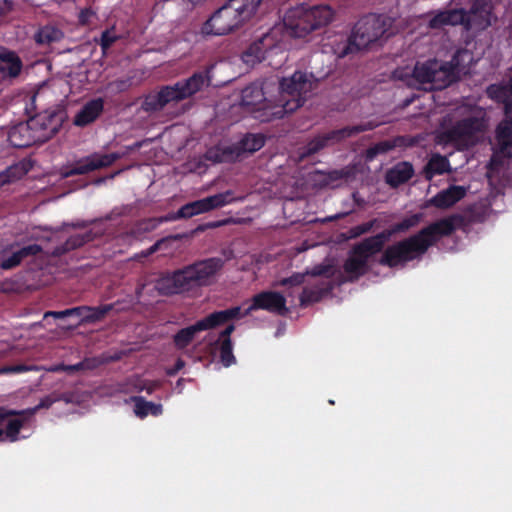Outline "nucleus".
Segmentation results:
<instances>
[{
	"label": "nucleus",
	"mask_w": 512,
	"mask_h": 512,
	"mask_svg": "<svg viewBox=\"0 0 512 512\" xmlns=\"http://www.w3.org/2000/svg\"><path fill=\"white\" fill-rule=\"evenodd\" d=\"M330 72L328 69L315 75L313 71L310 74L296 71L293 76L279 81L278 96L275 99L267 98L264 88L252 83L241 91V106L256 113L255 118L263 122L284 119L304 105L307 94Z\"/></svg>",
	"instance_id": "f257e3e1"
},
{
	"label": "nucleus",
	"mask_w": 512,
	"mask_h": 512,
	"mask_svg": "<svg viewBox=\"0 0 512 512\" xmlns=\"http://www.w3.org/2000/svg\"><path fill=\"white\" fill-rule=\"evenodd\" d=\"M461 214H452L430 223L414 235L388 245L381 251L379 265L388 268L404 267L414 260H420L439 239L454 233L463 224Z\"/></svg>",
	"instance_id": "f03ea898"
},
{
	"label": "nucleus",
	"mask_w": 512,
	"mask_h": 512,
	"mask_svg": "<svg viewBox=\"0 0 512 512\" xmlns=\"http://www.w3.org/2000/svg\"><path fill=\"white\" fill-rule=\"evenodd\" d=\"M65 119L66 110L63 106L55 105L44 109L28 121L10 127L8 142L17 149L48 142L58 133Z\"/></svg>",
	"instance_id": "7ed1b4c3"
},
{
	"label": "nucleus",
	"mask_w": 512,
	"mask_h": 512,
	"mask_svg": "<svg viewBox=\"0 0 512 512\" xmlns=\"http://www.w3.org/2000/svg\"><path fill=\"white\" fill-rule=\"evenodd\" d=\"M223 266L224 260L221 257H210L197 261L181 269L163 274L157 279L155 289L164 296L188 293L196 287L206 286L208 279L220 272Z\"/></svg>",
	"instance_id": "20e7f679"
},
{
	"label": "nucleus",
	"mask_w": 512,
	"mask_h": 512,
	"mask_svg": "<svg viewBox=\"0 0 512 512\" xmlns=\"http://www.w3.org/2000/svg\"><path fill=\"white\" fill-rule=\"evenodd\" d=\"M206 78L195 73L190 78L173 85L160 87L159 91L149 93L141 103V109L146 113H156L168 104L178 103L198 93L204 86Z\"/></svg>",
	"instance_id": "39448f33"
},
{
	"label": "nucleus",
	"mask_w": 512,
	"mask_h": 512,
	"mask_svg": "<svg viewBox=\"0 0 512 512\" xmlns=\"http://www.w3.org/2000/svg\"><path fill=\"white\" fill-rule=\"evenodd\" d=\"M234 201L233 192L231 190L216 193L206 198H200L184 204L178 211L168 213L159 218H150L141 220L138 224V229L149 232L157 228L160 223L167 221H178L180 219H189L196 215H202L210 212L216 208L224 207Z\"/></svg>",
	"instance_id": "423d86ee"
},
{
	"label": "nucleus",
	"mask_w": 512,
	"mask_h": 512,
	"mask_svg": "<svg viewBox=\"0 0 512 512\" xmlns=\"http://www.w3.org/2000/svg\"><path fill=\"white\" fill-rule=\"evenodd\" d=\"M385 33L384 19L376 15L366 16L356 23L348 42L337 45L335 53L340 59L346 55L360 52L380 40Z\"/></svg>",
	"instance_id": "0eeeda50"
},
{
	"label": "nucleus",
	"mask_w": 512,
	"mask_h": 512,
	"mask_svg": "<svg viewBox=\"0 0 512 512\" xmlns=\"http://www.w3.org/2000/svg\"><path fill=\"white\" fill-rule=\"evenodd\" d=\"M334 10L326 4L310 6L299 4L292 8L287 17L292 35L304 37L310 32L328 25L334 18Z\"/></svg>",
	"instance_id": "6e6552de"
},
{
	"label": "nucleus",
	"mask_w": 512,
	"mask_h": 512,
	"mask_svg": "<svg viewBox=\"0 0 512 512\" xmlns=\"http://www.w3.org/2000/svg\"><path fill=\"white\" fill-rule=\"evenodd\" d=\"M239 316V306L215 311L203 319H200L195 324L177 331L173 336V343L176 348L182 350L191 344L198 332L215 329L216 327L235 320Z\"/></svg>",
	"instance_id": "1a4fd4ad"
},
{
	"label": "nucleus",
	"mask_w": 512,
	"mask_h": 512,
	"mask_svg": "<svg viewBox=\"0 0 512 512\" xmlns=\"http://www.w3.org/2000/svg\"><path fill=\"white\" fill-rule=\"evenodd\" d=\"M373 126L371 124H363L356 126H345L340 129L331 130L326 134H318L312 137L307 143L298 149L299 159L304 160L305 158L312 157L319 153L321 150L335 145L350 138L354 135H358L364 131L371 130Z\"/></svg>",
	"instance_id": "9d476101"
},
{
	"label": "nucleus",
	"mask_w": 512,
	"mask_h": 512,
	"mask_svg": "<svg viewBox=\"0 0 512 512\" xmlns=\"http://www.w3.org/2000/svg\"><path fill=\"white\" fill-rule=\"evenodd\" d=\"M502 104L504 119L495 128V147L490 161L492 167L501 166L503 159L512 158V98Z\"/></svg>",
	"instance_id": "9b49d317"
},
{
	"label": "nucleus",
	"mask_w": 512,
	"mask_h": 512,
	"mask_svg": "<svg viewBox=\"0 0 512 512\" xmlns=\"http://www.w3.org/2000/svg\"><path fill=\"white\" fill-rule=\"evenodd\" d=\"M244 24V20L227 0L204 23L202 32L208 35L222 36L234 32Z\"/></svg>",
	"instance_id": "f8f14e48"
},
{
	"label": "nucleus",
	"mask_w": 512,
	"mask_h": 512,
	"mask_svg": "<svg viewBox=\"0 0 512 512\" xmlns=\"http://www.w3.org/2000/svg\"><path fill=\"white\" fill-rule=\"evenodd\" d=\"M486 128L485 112L479 110L477 114L456 121L452 128L445 132L447 142H467L471 137L483 133Z\"/></svg>",
	"instance_id": "ddd939ff"
},
{
	"label": "nucleus",
	"mask_w": 512,
	"mask_h": 512,
	"mask_svg": "<svg viewBox=\"0 0 512 512\" xmlns=\"http://www.w3.org/2000/svg\"><path fill=\"white\" fill-rule=\"evenodd\" d=\"M377 254L362 244L355 243L343 265L348 280L353 282L366 275L370 271V258Z\"/></svg>",
	"instance_id": "4468645a"
},
{
	"label": "nucleus",
	"mask_w": 512,
	"mask_h": 512,
	"mask_svg": "<svg viewBox=\"0 0 512 512\" xmlns=\"http://www.w3.org/2000/svg\"><path fill=\"white\" fill-rule=\"evenodd\" d=\"M256 310H265L281 316L287 315L289 311L284 295L274 291H263L253 296L252 304L243 312L240 311V316L237 319L248 316Z\"/></svg>",
	"instance_id": "2eb2a0df"
},
{
	"label": "nucleus",
	"mask_w": 512,
	"mask_h": 512,
	"mask_svg": "<svg viewBox=\"0 0 512 512\" xmlns=\"http://www.w3.org/2000/svg\"><path fill=\"white\" fill-rule=\"evenodd\" d=\"M122 156L118 153L98 154L94 153L90 156H85L76 161L73 165L63 171L64 178H71L76 175H84L91 171H97L102 168H107L113 165Z\"/></svg>",
	"instance_id": "dca6fc26"
},
{
	"label": "nucleus",
	"mask_w": 512,
	"mask_h": 512,
	"mask_svg": "<svg viewBox=\"0 0 512 512\" xmlns=\"http://www.w3.org/2000/svg\"><path fill=\"white\" fill-rule=\"evenodd\" d=\"M492 4L489 0H475L469 11L463 9L462 26L466 31L480 32L491 25Z\"/></svg>",
	"instance_id": "f3484780"
},
{
	"label": "nucleus",
	"mask_w": 512,
	"mask_h": 512,
	"mask_svg": "<svg viewBox=\"0 0 512 512\" xmlns=\"http://www.w3.org/2000/svg\"><path fill=\"white\" fill-rule=\"evenodd\" d=\"M16 244H11L0 253V268L8 271L19 266L27 257H35L42 252L39 244L33 243L18 250H12ZM12 250L10 253L9 251Z\"/></svg>",
	"instance_id": "a211bd4d"
},
{
	"label": "nucleus",
	"mask_w": 512,
	"mask_h": 512,
	"mask_svg": "<svg viewBox=\"0 0 512 512\" xmlns=\"http://www.w3.org/2000/svg\"><path fill=\"white\" fill-rule=\"evenodd\" d=\"M436 69L433 66H413L412 77L420 84H430V89L443 88L444 84H436V77L438 74L449 76L454 71H462L464 66H438Z\"/></svg>",
	"instance_id": "6ab92c4d"
},
{
	"label": "nucleus",
	"mask_w": 512,
	"mask_h": 512,
	"mask_svg": "<svg viewBox=\"0 0 512 512\" xmlns=\"http://www.w3.org/2000/svg\"><path fill=\"white\" fill-rule=\"evenodd\" d=\"M467 194V189L461 185H450L443 191L437 192L435 196L428 200V206L439 209L453 207Z\"/></svg>",
	"instance_id": "aec40b11"
},
{
	"label": "nucleus",
	"mask_w": 512,
	"mask_h": 512,
	"mask_svg": "<svg viewBox=\"0 0 512 512\" xmlns=\"http://www.w3.org/2000/svg\"><path fill=\"white\" fill-rule=\"evenodd\" d=\"M205 160L212 163H236L243 158L237 146L216 145L205 152Z\"/></svg>",
	"instance_id": "412c9836"
},
{
	"label": "nucleus",
	"mask_w": 512,
	"mask_h": 512,
	"mask_svg": "<svg viewBox=\"0 0 512 512\" xmlns=\"http://www.w3.org/2000/svg\"><path fill=\"white\" fill-rule=\"evenodd\" d=\"M414 176V168L411 162H398L389 168L385 174V182L390 188H398L409 182Z\"/></svg>",
	"instance_id": "4be33fe9"
},
{
	"label": "nucleus",
	"mask_w": 512,
	"mask_h": 512,
	"mask_svg": "<svg viewBox=\"0 0 512 512\" xmlns=\"http://www.w3.org/2000/svg\"><path fill=\"white\" fill-rule=\"evenodd\" d=\"M34 162L30 158H23L12 163L0 172V185H10L26 176L33 169Z\"/></svg>",
	"instance_id": "5701e85b"
},
{
	"label": "nucleus",
	"mask_w": 512,
	"mask_h": 512,
	"mask_svg": "<svg viewBox=\"0 0 512 512\" xmlns=\"http://www.w3.org/2000/svg\"><path fill=\"white\" fill-rule=\"evenodd\" d=\"M105 102L102 98H94L86 102L81 110L76 113L74 118V125L77 127H85L98 119L103 111Z\"/></svg>",
	"instance_id": "b1692460"
},
{
	"label": "nucleus",
	"mask_w": 512,
	"mask_h": 512,
	"mask_svg": "<svg viewBox=\"0 0 512 512\" xmlns=\"http://www.w3.org/2000/svg\"><path fill=\"white\" fill-rule=\"evenodd\" d=\"M275 49L265 46L264 38L251 43L243 52L242 60L245 64H257L263 61L271 60V55Z\"/></svg>",
	"instance_id": "393cba45"
},
{
	"label": "nucleus",
	"mask_w": 512,
	"mask_h": 512,
	"mask_svg": "<svg viewBox=\"0 0 512 512\" xmlns=\"http://www.w3.org/2000/svg\"><path fill=\"white\" fill-rule=\"evenodd\" d=\"M463 9H449L439 11L429 21L428 26L431 29H440L445 26L462 25Z\"/></svg>",
	"instance_id": "a878e982"
},
{
	"label": "nucleus",
	"mask_w": 512,
	"mask_h": 512,
	"mask_svg": "<svg viewBox=\"0 0 512 512\" xmlns=\"http://www.w3.org/2000/svg\"><path fill=\"white\" fill-rule=\"evenodd\" d=\"M98 233L92 230L86 231L82 234H76L68 237L65 243L58 245L54 250L55 256H63L67 252L74 251L81 248L84 244L90 243L98 237Z\"/></svg>",
	"instance_id": "bb28decb"
},
{
	"label": "nucleus",
	"mask_w": 512,
	"mask_h": 512,
	"mask_svg": "<svg viewBox=\"0 0 512 512\" xmlns=\"http://www.w3.org/2000/svg\"><path fill=\"white\" fill-rule=\"evenodd\" d=\"M145 77L146 72L143 69L134 68L129 71L128 75L110 82L108 87L115 92H123L132 86L140 85Z\"/></svg>",
	"instance_id": "cd10ccee"
},
{
	"label": "nucleus",
	"mask_w": 512,
	"mask_h": 512,
	"mask_svg": "<svg viewBox=\"0 0 512 512\" xmlns=\"http://www.w3.org/2000/svg\"><path fill=\"white\" fill-rule=\"evenodd\" d=\"M234 144H236L242 157H245L263 148L265 145V137L263 134L247 133Z\"/></svg>",
	"instance_id": "c85d7f7f"
},
{
	"label": "nucleus",
	"mask_w": 512,
	"mask_h": 512,
	"mask_svg": "<svg viewBox=\"0 0 512 512\" xmlns=\"http://www.w3.org/2000/svg\"><path fill=\"white\" fill-rule=\"evenodd\" d=\"M134 402V414L140 419H143L149 415L158 417L163 413V406L159 403L148 402L142 396L133 397Z\"/></svg>",
	"instance_id": "c756f323"
},
{
	"label": "nucleus",
	"mask_w": 512,
	"mask_h": 512,
	"mask_svg": "<svg viewBox=\"0 0 512 512\" xmlns=\"http://www.w3.org/2000/svg\"><path fill=\"white\" fill-rule=\"evenodd\" d=\"M396 231L392 226L390 228H387L385 230H382L377 235H372L367 238H364L359 243L363 246L367 247L371 251H374L376 253H380L382 250L385 249L386 242L389 241L390 237L396 235Z\"/></svg>",
	"instance_id": "7c9ffc66"
},
{
	"label": "nucleus",
	"mask_w": 512,
	"mask_h": 512,
	"mask_svg": "<svg viewBox=\"0 0 512 512\" xmlns=\"http://www.w3.org/2000/svg\"><path fill=\"white\" fill-rule=\"evenodd\" d=\"M245 23L254 18L263 0H229Z\"/></svg>",
	"instance_id": "2f4dec72"
},
{
	"label": "nucleus",
	"mask_w": 512,
	"mask_h": 512,
	"mask_svg": "<svg viewBox=\"0 0 512 512\" xmlns=\"http://www.w3.org/2000/svg\"><path fill=\"white\" fill-rule=\"evenodd\" d=\"M331 290L332 286L330 283H328L326 287H304L302 293L299 295L300 306L306 307L307 305L320 301L323 295L327 294Z\"/></svg>",
	"instance_id": "473e14b6"
},
{
	"label": "nucleus",
	"mask_w": 512,
	"mask_h": 512,
	"mask_svg": "<svg viewBox=\"0 0 512 512\" xmlns=\"http://www.w3.org/2000/svg\"><path fill=\"white\" fill-rule=\"evenodd\" d=\"M448 171L449 162L446 157L439 154L431 156L426 166V174L428 179L435 175H443Z\"/></svg>",
	"instance_id": "72a5a7b5"
},
{
	"label": "nucleus",
	"mask_w": 512,
	"mask_h": 512,
	"mask_svg": "<svg viewBox=\"0 0 512 512\" xmlns=\"http://www.w3.org/2000/svg\"><path fill=\"white\" fill-rule=\"evenodd\" d=\"M60 401H64V402L68 403L69 402L68 394H56V393L49 394V395L43 397L41 399V401L39 402V404L36 405L35 407L27 408V409H24L23 411H25V416L31 417L35 413H37L40 409H49L53 404L60 402Z\"/></svg>",
	"instance_id": "f704fd0d"
},
{
	"label": "nucleus",
	"mask_w": 512,
	"mask_h": 512,
	"mask_svg": "<svg viewBox=\"0 0 512 512\" xmlns=\"http://www.w3.org/2000/svg\"><path fill=\"white\" fill-rule=\"evenodd\" d=\"M113 309L112 304L101 305L99 307H89L83 315V323H97L105 318V316Z\"/></svg>",
	"instance_id": "c9c22d12"
},
{
	"label": "nucleus",
	"mask_w": 512,
	"mask_h": 512,
	"mask_svg": "<svg viewBox=\"0 0 512 512\" xmlns=\"http://www.w3.org/2000/svg\"><path fill=\"white\" fill-rule=\"evenodd\" d=\"M62 38V32L57 28L45 26L41 28L35 35V40L38 44H51Z\"/></svg>",
	"instance_id": "e433bc0d"
},
{
	"label": "nucleus",
	"mask_w": 512,
	"mask_h": 512,
	"mask_svg": "<svg viewBox=\"0 0 512 512\" xmlns=\"http://www.w3.org/2000/svg\"><path fill=\"white\" fill-rule=\"evenodd\" d=\"M215 345L220 351V360L223 366L229 367L235 363V358L232 353L231 339L216 340Z\"/></svg>",
	"instance_id": "4c0bfd02"
},
{
	"label": "nucleus",
	"mask_w": 512,
	"mask_h": 512,
	"mask_svg": "<svg viewBox=\"0 0 512 512\" xmlns=\"http://www.w3.org/2000/svg\"><path fill=\"white\" fill-rule=\"evenodd\" d=\"M487 97L495 100L496 102L503 103L510 98V90L500 84H491L486 89Z\"/></svg>",
	"instance_id": "58836bf2"
},
{
	"label": "nucleus",
	"mask_w": 512,
	"mask_h": 512,
	"mask_svg": "<svg viewBox=\"0 0 512 512\" xmlns=\"http://www.w3.org/2000/svg\"><path fill=\"white\" fill-rule=\"evenodd\" d=\"M422 220V214H412L410 217H406L403 221L395 223L392 227L397 234L405 233L414 227H417Z\"/></svg>",
	"instance_id": "ea45409f"
},
{
	"label": "nucleus",
	"mask_w": 512,
	"mask_h": 512,
	"mask_svg": "<svg viewBox=\"0 0 512 512\" xmlns=\"http://www.w3.org/2000/svg\"><path fill=\"white\" fill-rule=\"evenodd\" d=\"M394 143L391 139L385 140V141H379L374 146L368 149L367 151V157L369 159H372L374 157H377L380 154H385L389 152L390 150H394Z\"/></svg>",
	"instance_id": "a19ab883"
},
{
	"label": "nucleus",
	"mask_w": 512,
	"mask_h": 512,
	"mask_svg": "<svg viewBox=\"0 0 512 512\" xmlns=\"http://www.w3.org/2000/svg\"><path fill=\"white\" fill-rule=\"evenodd\" d=\"M474 62H477V60L474 58L472 51L461 48L454 53L451 62L447 64H473Z\"/></svg>",
	"instance_id": "79ce46f5"
},
{
	"label": "nucleus",
	"mask_w": 512,
	"mask_h": 512,
	"mask_svg": "<svg viewBox=\"0 0 512 512\" xmlns=\"http://www.w3.org/2000/svg\"><path fill=\"white\" fill-rule=\"evenodd\" d=\"M24 420L22 419H11L7 423L5 435L10 442H15L18 439L20 429L23 427Z\"/></svg>",
	"instance_id": "37998d69"
},
{
	"label": "nucleus",
	"mask_w": 512,
	"mask_h": 512,
	"mask_svg": "<svg viewBox=\"0 0 512 512\" xmlns=\"http://www.w3.org/2000/svg\"><path fill=\"white\" fill-rule=\"evenodd\" d=\"M377 222H378L377 219H373V220H369L367 222H364V223H362L360 225H357V226L349 229L348 230V234H350L351 238L360 237V236H362L364 234L369 233L374 228V226L377 225Z\"/></svg>",
	"instance_id": "c03bdc74"
},
{
	"label": "nucleus",
	"mask_w": 512,
	"mask_h": 512,
	"mask_svg": "<svg viewBox=\"0 0 512 512\" xmlns=\"http://www.w3.org/2000/svg\"><path fill=\"white\" fill-rule=\"evenodd\" d=\"M306 274L295 272L288 278H281L278 282V286L280 287H298L302 285L305 281Z\"/></svg>",
	"instance_id": "a18cd8bd"
},
{
	"label": "nucleus",
	"mask_w": 512,
	"mask_h": 512,
	"mask_svg": "<svg viewBox=\"0 0 512 512\" xmlns=\"http://www.w3.org/2000/svg\"><path fill=\"white\" fill-rule=\"evenodd\" d=\"M396 148H412L418 144V139L410 135H398L392 139Z\"/></svg>",
	"instance_id": "49530a36"
},
{
	"label": "nucleus",
	"mask_w": 512,
	"mask_h": 512,
	"mask_svg": "<svg viewBox=\"0 0 512 512\" xmlns=\"http://www.w3.org/2000/svg\"><path fill=\"white\" fill-rule=\"evenodd\" d=\"M0 62L6 64H22L18 55L8 48L0 46Z\"/></svg>",
	"instance_id": "de8ad7c7"
},
{
	"label": "nucleus",
	"mask_w": 512,
	"mask_h": 512,
	"mask_svg": "<svg viewBox=\"0 0 512 512\" xmlns=\"http://www.w3.org/2000/svg\"><path fill=\"white\" fill-rule=\"evenodd\" d=\"M304 274L313 276V277H319V276H326L328 278L331 277V266L328 264H318L315 265L312 269L307 270L304 272Z\"/></svg>",
	"instance_id": "09e8293b"
},
{
	"label": "nucleus",
	"mask_w": 512,
	"mask_h": 512,
	"mask_svg": "<svg viewBox=\"0 0 512 512\" xmlns=\"http://www.w3.org/2000/svg\"><path fill=\"white\" fill-rule=\"evenodd\" d=\"M21 66H0V78L2 80H12L19 76Z\"/></svg>",
	"instance_id": "8fccbe9b"
},
{
	"label": "nucleus",
	"mask_w": 512,
	"mask_h": 512,
	"mask_svg": "<svg viewBox=\"0 0 512 512\" xmlns=\"http://www.w3.org/2000/svg\"><path fill=\"white\" fill-rule=\"evenodd\" d=\"M118 36L112 30H106L101 35V47L103 51H106L116 40Z\"/></svg>",
	"instance_id": "3c124183"
},
{
	"label": "nucleus",
	"mask_w": 512,
	"mask_h": 512,
	"mask_svg": "<svg viewBox=\"0 0 512 512\" xmlns=\"http://www.w3.org/2000/svg\"><path fill=\"white\" fill-rule=\"evenodd\" d=\"M25 416V411L0 407V424L8 417Z\"/></svg>",
	"instance_id": "603ef678"
},
{
	"label": "nucleus",
	"mask_w": 512,
	"mask_h": 512,
	"mask_svg": "<svg viewBox=\"0 0 512 512\" xmlns=\"http://www.w3.org/2000/svg\"><path fill=\"white\" fill-rule=\"evenodd\" d=\"M47 91V87L44 84H42L40 88L37 91H35L32 97V103L36 109L42 105V101L44 100V96L47 93Z\"/></svg>",
	"instance_id": "864d4df0"
},
{
	"label": "nucleus",
	"mask_w": 512,
	"mask_h": 512,
	"mask_svg": "<svg viewBox=\"0 0 512 512\" xmlns=\"http://www.w3.org/2000/svg\"><path fill=\"white\" fill-rule=\"evenodd\" d=\"M80 363L83 371H91L99 366L97 358H84Z\"/></svg>",
	"instance_id": "5fc2aeb1"
},
{
	"label": "nucleus",
	"mask_w": 512,
	"mask_h": 512,
	"mask_svg": "<svg viewBox=\"0 0 512 512\" xmlns=\"http://www.w3.org/2000/svg\"><path fill=\"white\" fill-rule=\"evenodd\" d=\"M72 312H76V310L68 308V309H65L63 311H49V312L44 314V317L53 316L55 318H59L60 319V318L68 317V316H73Z\"/></svg>",
	"instance_id": "6e6d98bb"
},
{
	"label": "nucleus",
	"mask_w": 512,
	"mask_h": 512,
	"mask_svg": "<svg viewBox=\"0 0 512 512\" xmlns=\"http://www.w3.org/2000/svg\"><path fill=\"white\" fill-rule=\"evenodd\" d=\"M169 239H177V236L170 237ZM167 241H168V238H162V239L158 240L157 242H155L152 246H150L148 248V250L145 253V256H150L153 253H155L156 251H159L161 248V245H163Z\"/></svg>",
	"instance_id": "4d7b16f0"
},
{
	"label": "nucleus",
	"mask_w": 512,
	"mask_h": 512,
	"mask_svg": "<svg viewBox=\"0 0 512 512\" xmlns=\"http://www.w3.org/2000/svg\"><path fill=\"white\" fill-rule=\"evenodd\" d=\"M94 15V12L90 9H84L79 14V22L82 25H86L89 22L91 16Z\"/></svg>",
	"instance_id": "13d9d810"
},
{
	"label": "nucleus",
	"mask_w": 512,
	"mask_h": 512,
	"mask_svg": "<svg viewBox=\"0 0 512 512\" xmlns=\"http://www.w3.org/2000/svg\"><path fill=\"white\" fill-rule=\"evenodd\" d=\"M234 329V324H229L228 326L225 327L224 330L221 331L219 339L217 340L224 341L225 339H231V334L233 333Z\"/></svg>",
	"instance_id": "bf43d9fd"
},
{
	"label": "nucleus",
	"mask_w": 512,
	"mask_h": 512,
	"mask_svg": "<svg viewBox=\"0 0 512 512\" xmlns=\"http://www.w3.org/2000/svg\"><path fill=\"white\" fill-rule=\"evenodd\" d=\"M346 173L344 170H332L328 173V178L330 181H337L339 179L344 178Z\"/></svg>",
	"instance_id": "052dcab7"
},
{
	"label": "nucleus",
	"mask_w": 512,
	"mask_h": 512,
	"mask_svg": "<svg viewBox=\"0 0 512 512\" xmlns=\"http://www.w3.org/2000/svg\"><path fill=\"white\" fill-rule=\"evenodd\" d=\"M28 370H31V368L26 365H12L8 368V371L12 373H23Z\"/></svg>",
	"instance_id": "680f3d73"
},
{
	"label": "nucleus",
	"mask_w": 512,
	"mask_h": 512,
	"mask_svg": "<svg viewBox=\"0 0 512 512\" xmlns=\"http://www.w3.org/2000/svg\"><path fill=\"white\" fill-rule=\"evenodd\" d=\"M92 221H86V220H79L76 222H73L71 224H68V226H71L74 229H84L87 225H89Z\"/></svg>",
	"instance_id": "e2e57ef3"
},
{
	"label": "nucleus",
	"mask_w": 512,
	"mask_h": 512,
	"mask_svg": "<svg viewBox=\"0 0 512 512\" xmlns=\"http://www.w3.org/2000/svg\"><path fill=\"white\" fill-rule=\"evenodd\" d=\"M71 309H75L76 312H72V315L74 316H77V317H80L81 318V324H83V315H85V310H87V306H80V307H75V308H71Z\"/></svg>",
	"instance_id": "0e129e2a"
},
{
	"label": "nucleus",
	"mask_w": 512,
	"mask_h": 512,
	"mask_svg": "<svg viewBox=\"0 0 512 512\" xmlns=\"http://www.w3.org/2000/svg\"><path fill=\"white\" fill-rule=\"evenodd\" d=\"M83 371L81 363H77L75 365H66V373H76Z\"/></svg>",
	"instance_id": "69168bd1"
},
{
	"label": "nucleus",
	"mask_w": 512,
	"mask_h": 512,
	"mask_svg": "<svg viewBox=\"0 0 512 512\" xmlns=\"http://www.w3.org/2000/svg\"><path fill=\"white\" fill-rule=\"evenodd\" d=\"M48 371L51 373L66 372V365L65 364L52 365L48 368Z\"/></svg>",
	"instance_id": "338daca9"
},
{
	"label": "nucleus",
	"mask_w": 512,
	"mask_h": 512,
	"mask_svg": "<svg viewBox=\"0 0 512 512\" xmlns=\"http://www.w3.org/2000/svg\"><path fill=\"white\" fill-rule=\"evenodd\" d=\"M10 10V5L7 0H0V15Z\"/></svg>",
	"instance_id": "774afa93"
}]
</instances>
